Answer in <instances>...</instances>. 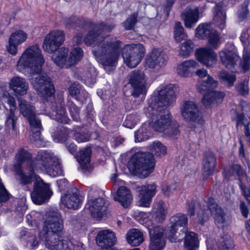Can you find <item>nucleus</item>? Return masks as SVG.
Masks as SVG:
<instances>
[{"label": "nucleus", "mask_w": 250, "mask_h": 250, "mask_svg": "<svg viewBox=\"0 0 250 250\" xmlns=\"http://www.w3.org/2000/svg\"><path fill=\"white\" fill-rule=\"evenodd\" d=\"M213 21L215 24L220 29L223 30L226 26V14L223 8L216 6L213 9Z\"/></svg>", "instance_id": "39"}, {"label": "nucleus", "mask_w": 250, "mask_h": 250, "mask_svg": "<svg viewBox=\"0 0 250 250\" xmlns=\"http://www.w3.org/2000/svg\"><path fill=\"white\" fill-rule=\"evenodd\" d=\"M83 55V49L80 47L74 48L70 52L67 60V65L69 66L76 64L82 58Z\"/></svg>", "instance_id": "44"}, {"label": "nucleus", "mask_w": 250, "mask_h": 250, "mask_svg": "<svg viewBox=\"0 0 250 250\" xmlns=\"http://www.w3.org/2000/svg\"><path fill=\"white\" fill-rule=\"evenodd\" d=\"M18 101L20 113L26 120L36 114L35 107L31 103L22 98H19Z\"/></svg>", "instance_id": "37"}, {"label": "nucleus", "mask_w": 250, "mask_h": 250, "mask_svg": "<svg viewBox=\"0 0 250 250\" xmlns=\"http://www.w3.org/2000/svg\"><path fill=\"white\" fill-rule=\"evenodd\" d=\"M217 164L215 154L210 150L204 152L202 160L203 178L206 180L213 175Z\"/></svg>", "instance_id": "18"}, {"label": "nucleus", "mask_w": 250, "mask_h": 250, "mask_svg": "<svg viewBox=\"0 0 250 250\" xmlns=\"http://www.w3.org/2000/svg\"><path fill=\"white\" fill-rule=\"evenodd\" d=\"M126 239L128 244L135 247L140 245L144 240L143 233L137 229L129 230L126 234Z\"/></svg>", "instance_id": "35"}, {"label": "nucleus", "mask_w": 250, "mask_h": 250, "mask_svg": "<svg viewBox=\"0 0 250 250\" xmlns=\"http://www.w3.org/2000/svg\"><path fill=\"white\" fill-rule=\"evenodd\" d=\"M137 122L135 115L133 114H130L126 116L124 123V125L127 128H132L134 127Z\"/></svg>", "instance_id": "61"}, {"label": "nucleus", "mask_w": 250, "mask_h": 250, "mask_svg": "<svg viewBox=\"0 0 250 250\" xmlns=\"http://www.w3.org/2000/svg\"><path fill=\"white\" fill-rule=\"evenodd\" d=\"M208 39L209 45L213 49H217L220 44V38L216 30Z\"/></svg>", "instance_id": "55"}, {"label": "nucleus", "mask_w": 250, "mask_h": 250, "mask_svg": "<svg viewBox=\"0 0 250 250\" xmlns=\"http://www.w3.org/2000/svg\"><path fill=\"white\" fill-rule=\"evenodd\" d=\"M65 40V34L63 31L54 30L47 34L44 39L42 47L48 53H53L58 49Z\"/></svg>", "instance_id": "10"}, {"label": "nucleus", "mask_w": 250, "mask_h": 250, "mask_svg": "<svg viewBox=\"0 0 250 250\" xmlns=\"http://www.w3.org/2000/svg\"><path fill=\"white\" fill-rule=\"evenodd\" d=\"M91 155V149L90 147H86L80 151L77 159L82 169L88 170L90 166Z\"/></svg>", "instance_id": "36"}, {"label": "nucleus", "mask_w": 250, "mask_h": 250, "mask_svg": "<svg viewBox=\"0 0 250 250\" xmlns=\"http://www.w3.org/2000/svg\"><path fill=\"white\" fill-rule=\"evenodd\" d=\"M240 40L245 47L250 46V29L247 28L242 32Z\"/></svg>", "instance_id": "57"}, {"label": "nucleus", "mask_w": 250, "mask_h": 250, "mask_svg": "<svg viewBox=\"0 0 250 250\" xmlns=\"http://www.w3.org/2000/svg\"><path fill=\"white\" fill-rule=\"evenodd\" d=\"M236 120L237 128L239 125L241 126L243 125L244 126H246V125H248L250 123L247 117L245 116L244 113H237Z\"/></svg>", "instance_id": "58"}, {"label": "nucleus", "mask_w": 250, "mask_h": 250, "mask_svg": "<svg viewBox=\"0 0 250 250\" xmlns=\"http://www.w3.org/2000/svg\"><path fill=\"white\" fill-rule=\"evenodd\" d=\"M9 84L17 96L25 95L28 88V84L25 79L18 76L13 77Z\"/></svg>", "instance_id": "29"}, {"label": "nucleus", "mask_w": 250, "mask_h": 250, "mask_svg": "<svg viewBox=\"0 0 250 250\" xmlns=\"http://www.w3.org/2000/svg\"><path fill=\"white\" fill-rule=\"evenodd\" d=\"M179 125L176 123L170 125L166 130L165 134L171 139H176L180 134Z\"/></svg>", "instance_id": "50"}, {"label": "nucleus", "mask_w": 250, "mask_h": 250, "mask_svg": "<svg viewBox=\"0 0 250 250\" xmlns=\"http://www.w3.org/2000/svg\"><path fill=\"white\" fill-rule=\"evenodd\" d=\"M219 57L222 63L228 69L233 72H237L235 67L237 62L240 61V58L235 52L225 50L219 53Z\"/></svg>", "instance_id": "21"}, {"label": "nucleus", "mask_w": 250, "mask_h": 250, "mask_svg": "<svg viewBox=\"0 0 250 250\" xmlns=\"http://www.w3.org/2000/svg\"><path fill=\"white\" fill-rule=\"evenodd\" d=\"M218 82L209 75L204 79L198 81V90L200 93L210 91L205 94L202 100V102L206 108H209L222 103L225 97V93L218 91H211L216 88Z\"/></svg>", "instance_id": "6"}, {"label": "nucleus", "mask_w": 250, "mask_h": 250, "mask_svg": "<svg viewBox=\"0 0 250 250\" xmlns=\"http://www.w3.org/2000/svg\"><path fill=\"white\" fill-rule=\"evenodd\" d=\"M30 127L33 132L32 138L35 141L41 140V132L43 130L41 120L39 116L35 114L34 115L27 119Z\"/></svg>", "instance_id": "31"}, {"label": "nucleus", "mask_w": 250, "mask_h": 250, "mask_svg": "<svg viewBox=\"0 0 250 250\" xmlns=\"http://www.w3.org/2000/svg\"><path fill=\"white\" fill-rule=\"evenodd\" d=\"M127 79L128 83L132 88L131 95L134 97L142 95L141 102L143 101L147 92V76L143 71L134 70L128 74Z\"/></svg>", "instance_id": "8"}, {"label": "nucleus", "mask_w": 250, "mask_h": 250, "mask_svg": "<svg viewBox=\"0 0 250 250\" xmlns=\"http://www.w3.org/2000/svg\"><path fill=\"white\" fill-rule=\"evenodd\" d=\"M196 202L194 200L188 201L187 204V211L189 217L195 215V207L196 206Z\"/></svg>", "instance_id": "63"}, {"label": "nucleus", "mask_w": 250, "mask_h": 250, "mask_svg": "<svg viewBox=\"0 0 250 250\" xmlns=\"http://www.w3.org/2000/svg\"><path fill=\"white\" fill-rule=\"evenodd\" d=\"M109 39V37H105L92 51L93 54L104 66H115L121 51L124 62L128 67L134 68L141 62L145 53V49L142 44H127L122 48L123 44L121 41Z\"/></svg>", "instance_id": "2"}, {"label": "nucleus", "mask_w": 250, "mask_h": 250, "mask_svg": "<svg viewBox=\"0 0 250 250\" xmlns=\"http://www.w3.org/2000/svg\"><path fill=\"white\" fill-rule=\"evenodd\" d=\"M74 137L78 143H83L88 141L90 136L87 133H81L75 132L74 133Z\"/></svg>", "instance_id": "62"}, {"label": "nucleus", "mask_w": 250, "mask_h": 250, "mask_svg": "<svg viewBox=\"0 0 250 250\" xmlns=\"http://www.w3.org/2000/svg\"><path fill=\"white\" fill-rule=\"evenodd\" d=\"M234 245L229 236L224 235L218 241L219 250H234Z\"/></svg>", "instance_id": "46"}, {"label": "nucleus", "mask_w": 250, "mask_h": 250, "mask_svg": "<svg viewBox=\"0 0 250 250\" xmlns=\"http://www.w3.org/2000/svg\"><path fill=\"white\" fill-rule=\"evenodd\" d=\"M17 179L20 184L25 186L34 183L33 190L30 193L33 202L36 205H41L47 202L52 195L49 185L45 183L41 178L36 174L34 168L31 166L27 174L25 173L20 166H14Z\"/></svg>", "instance_id": "4"}, {"label": "nucleus", "mask_w": 250, "mask_h": 250, "mask_svg": "<svg viewBox=\"0 0 250 250\" xmlns=\"http://www.w3.org/2000/svg\"><path fill=\"white\" fill-rule=\"evenodd\" d=\"M96 240L99 247L107 249L114 245L116 237L113 232L109 229H104L98 232Z\"/></svg>", "instance_id": "28"}, {"label": "nucleus", "mask_w": 250, "mask_h": 250, "mask_svg": "<svg viewBox=\"0 0 250 250\" xmlns=\"http://www.w3.org/2000/svg\"><path fill=\"white\" fill-rule=\"evenodd\" d=\"M181 113L186 122H193L200 125L204 122L197 105L192 101H184L181 107Z\"/></svg>", "instance_id": "13"}, {"label": "nucleus", "mask_w": 250, "mask_h": 250, "mask_svg": "<svg viewBox=\"0 0 250 250\" xmlns=\"http://www.w3.org/2000/svg\"><path fill=\"white\" fill-rule=\"evenodd\" d=\"M138 13H134L128 16L126 20L122 23V25L126 30L134 29L137 21Z\"/></svg>", "instance_id": "48"}, {"label": "nucleus", "mask_w": 250, "mask_h": 250, "mask_svg": "<svg viewBox=\"0 0 250 250\" xmlns=\"http://www.w3.org/2000/svg\"><path fill=\"white\" fill-rule=\"evenodd\" d=\"M62 202L70 209H78L82 204L83 196L77 188H75L71 192H68L61 197Z\"/></svg>", "instance_id": "20"}, {"label": "nucleus", "mask_w": 250, "mask_h": 250, "mask_svg": "<svg viewBox=\"0 0 250 250\" xmlns=\"http://www.w3.org/2000/svg\"><path fill=\"white\" fill-rule=\"evenodd\" d=\"M188 218L186 214L178 213L169 219L167 238L171 242L177 243L184 239V233L188 231Z\"/></svg>", "instance_id": "7"}, {"label": "nucleus", "mask_w": 250, "mask_h": 250, "mask_svg": "<svg viewBox=\"0 0 250 250\" xmlns=\"http://www.w3.org/2000/svg\"><path fill=\"white\" fill-rule=\"evenodd\" d=\"M31 158L30 153L25 149L21 148L16 155V159L18 164L15 166H20L21 167L22 163L27 162L29 164V167H31V161H33V160H31Z\"/></svg>", "instance_id": "43"}, {"label": "nucleus", "mask_w": 250, "mask_h": 250, "mask_svg": "<svg viewBox=\"0 0 250 250\" xmlns=\"http://www.w3.org/2000/svg\"><path fill=\"white\" fill-rule=\"evenodd\" d=\"M208 210L213 216L215 223L218 227H223L226 221L227 215L223 209L217 204L215 199L209 197L207 201Z\"/></svg>", "instance_id": "19"}, {"label": "nucleus", "mask_w": 250, "mask_h": 250, "mask_svg": "<svg viewBox=\"0 0 250 250\" xmlns=\"http://www.w3.org/2000/svg\"><path fill=\"white\" fill-rule=\"evenodd\" d=\"M68 106L72 118L74 121H78L79 119V108L73 102H69Z\"/></svg>", "instance_id": "54"}, {"label": "nucleus", "mask_w": 250, "mask_h": 250, "mask_svg": "<svg viewBox=\"0 0 250 250\" xmlns=\"http://www.w3.org/2000/svg\"><path fill=\"white\" fill-rule=\"evenodd\" d=\"M166 213L164 208L162 205L159 204L157 208L154 210L153 218L158 223H162L165 219Z\"/></svg>", "instance_id": "49"}, {"label": "nucleus", "mask_w": 250, "mask_h": 250, "mask_svg": "<svg viewBox=\"0 0 250 250\" xmlns=\"http://www.w3.org/2000/svg\"><path fill=\"white\" fill-rule=\"evenodd\" d=\"M167 55L157 49H153L147 56L146 64L150 68L161 67L166 65Z\"/></svg>", "instance_id": "25"}, {"label": "nucleus", "mask_w": 250, "mask_h": 250, "mask_svg": "<svg viewBox=\"0 0 250 250\" xmlns=\"http://www.w3.org/2000/svg\"><path fill=\"white\" fill-rule=\"evenodd\" d=\"M63 229V221L60 214L54 213L49 216L44 223L42 236L43 238L59 234Z\"/></svg>", "instance_id": "12"}, {"label": "nucleus", "mask_w": 250, "mask_h": 250, "mask_svg": "<svg viewBox=\"0 0 250 250\" xmlns=\"http://www.w3.org/2000/svg\"><path fill=\"white\" fill-rule=\"evenodd\" d=\"M182 19L187 28H191L194 27L199 19V11L197 7L188 6L181 14Z\"/></svg>", "instance_id": "27"}, {"label": "nucleus", "mask_w": 250, "mask_h": 250, "mask_svg": "<svg viewBox=\"0 0 250 250\" xmlns=\"http://www.w3.org/2000/svg\"><path fill=\"white\" fill-rule=\"evenodd\" d=\"M197 60L207 67L212 66L216 62V54L211 49L207 48H201L195 52Z\"/></svg>", "instance_id": "23"}, {"label": "nucleus", "mask_w": 250, "mask_h": 250, "mask_svg": "<svg viewBox=\"0 0 250 250\" xmlns=\"http://www.w3.org/2000/svg\"><path fill=\"white\" fill-rule=\"evenodd\" d=\"M197 217L199 223L200 224L203 225L209 218L208 210L205 209H201V210L197 213Z\"/></svg>", "instance_id": "59"}, {"label": "nucleus", "mask_w": 250, "mask_h": 250, "mask_svg": "<svg viewBox=\"0 0 250 250\" xmlns=\"http://www.w3.org/2000/svg\"><path fill=\"white\" fill-rule=\"evenodd\" d=\"M82 88L79 83H74L69 86L68 91L72 96L77 99L81 97Z\"/></svg>", "instance_id": "53"}, {"label": "nucleus", "mask_w": 250, "mask_h": 250, "mask_svg": "<svg viewBox=\"0 0 250 250\" xmlns=\"http://www.w3.org/2000/svg\"><path fill=\"white\" fill-rule=\"evenodd\" d=\"M114 27L115 25L113 23L109 24L104 22H103L100 24H95L93 22V25L91 27L92 28L91 30L88 32L84 38V41L85 44L88 45H91L95 44L93 48L94 49L95 46L105 38V37L102 39V40L99 41L102 38L101 34L103 30L110 31ZM107 37L110 38L109 40L113 39V38H110V36H106V37ZM113 39H115L113 38Z\"/></svg>", "instance_id": "11"}, {"label": "nucleus", "mask_w": 250, "mask_h": 250, "mask_svg": "<svg viewBox=\"0 0 250 250\" xmlns=\"http://www.w3.org/2000/svg\"><path fill=\"white\" fill-rule=\"evenodd\" d=\"M137 190L139 192L138 205L146 208L149 207L152 198L156 194V185L150 184L138 187Z\"/></svg>", "instance_id": "17"}, {"label": "nucleus", "mask_w": 250, "mask_h": 250, "mask_svg": "<svg viewBox=\"0 0 250 250\" xmlns=\"http://www.w3.org/2000/svg\"><path fill=\"white\" fill-rule=\"evenodd\" d=\"M184 247L186 250H197L199 242L198 235L192 231L187 232L184 235Z\"/></svg>", "instance_id": "34"}, {"label": "nucleus", "mask_w": 250, "mask_h": 250, "mask_svg": "<svg viewBox=\"0 0 250 250\" xmlns=\"http://www.w3.org/2000/svg\"><path fill=\"white\" fill-rule=\"evenodd\" d=\"M148 138L147 132L144 130L143 128H140L135 133V140L136 142H140L146 140Z\"/></svg>", "instance_id": "60"}, {"label": "nucleus", "mask_w": 250, "mask_h": 250, "mask_svg": "<svg viewBox=\"0 0 250 250\" xmlns=\"http://www.w3.org/2000/svg\"><path fill=\"white\" fill-rule=\"evenodd\" d=\"M223 173L225 176L228 178L234 176L240 177L244 175V171L240 165L233 164L229 168L225 167Z\"/></svg>", "instance_id": "42"}, {"label": "nucleus", "mask_w": 250, "mask_h": 250, "mask_svg": "<svg viewBox=\"0 0 250 250\" xmlns=\"http://www.w3.org/2000/svg\"><path fill=\"white\" fill-rule=\"evenodd\" d=\"M218 77L221 82L229 87L232 86L236 80V77L234 74L229 73L225 71H220Z\"/></svg>", "instance_id": "45"}, {"label": "nucleus", "mask_w": 250, "mask_h": 250, "mask_svg": "<svg viewBox=\"0 0 250 250\" xmlns=\"http://www.w3.org/2000/svg\"><path fill=\"white\" fill-rule=\"evenodd\" d=\"M148 229L150 239L149 250H162L165 245L163 228L159 226H152L148 228Z\"/></svg>", "instance_id": "16"}, {"label": "nucleus", "mask_w": 250, "mask_h": 250, "mask_svg": "<svg viewBox=\"0 0 250 250\" xmlns=\"http://www.w3.org/2000/svg\"><path fill=\"white\" fill-rule=\"evenodd\" d=\"M151 152L135 153L128 162V168L141 178L147 177L152 172L155 166L154 156L161 157L167 153V147L160 142L150 146Z\"/></svg>", "instance_id": "3"}, {"label": "nucleus", "mask_w": 250, "mask_h": 250, "mask_svg": "<svg viewBox=\"0 0 250 250\" xmlns=\"http://www.w3.org/2000/svg\"><path fill=\"white\" fill-rule=\"evenodd\" d=\"M150 126L156 131L163 132L171 124L172 116L168 110L164 107H153Z\"/></svg>", "instance_id": "9"}, {"label": "nucleus", "mask_w": 250, "mask_h": 250, "mask_svg": "<svg viewBox=\"0 0 250 250\" xmlns=\"http://www.w3.org/2000/svg\"><path fill=\"white\" fill-rule=\"evenodd\" d=\"M66 25L76 28L79 27L81 28H91L93 25V22L89 19H84L83 18H79L76 16H72L67 18L65 20Z\"/></svg>", "instance_id": "33"}, {"label": "nucleus", "mask_w": 250, "mask_h": 250, "mask_svg": "<svg viewBox=\"0 0 250 250\" xmlns=\"http://www.w3.org/2000/svg\"><path fill=\"white\" fill-rule=\"evenodd\" d=\"M27 38L26 33L22 30L16 31L12 33L9 38L7 51L11 55H15L17 53L18 46L24 42Z\"/></svg>", "instance_id": "24"}, {"label": "nucleus", "mask_w": 250, "mask_h": 250, "mask_svg": "<svg viewBox=\"0 0 250 250\" xmlns=\"http://www.w3.org/2000/svg\"><path fill=\"white\" fill-rule=\"evenodd\" d=\"M18 237L26 243V246L30 249H35L39 245V240L36 236L27 229H22L19 232Z\"/></svg>", "instance_id": "32"}, {"label": "nucleus", "mask_w": 250, "mask_h": 250, "mask_svg": "<svg viewBox=\"0 0 250 250\" xmlns=\"http://www.w3.org/2000/svg\"><path fill=\"white\" fill-rule=\"evenodd\" d=\"M199 66V64L194 60L186 61L178 66L177 72L178 75L188 77L191 69L196 68Z\"/></svg>", "instance_id": "41"}, {"label": "nucleus", "mask_w": 250, "mask_h": 250, "mask_svg": "<svg viewBox=\"0 0 250 250\" xmlns=\"http://www.w3.org/2000/svg\"><path fill=\"white\" fill-rule=\"evenodd\" d=\"M44 239L45 246L50 250H66L71 244L70 240L62 238L59 234H55Z\"/></svg>", "instance_id": "22"}, {"label": "nucleus", "mask_w": 250, "mask_h": 250, "mask_svg": "<svg viewBox=\"0 0 250 250\" xmlns=\"http://www.w3.org/2000/svg\"><path fill=\"white\" fill-rule=\"evenodd\" d=\"M242 69L246 72L250 69V53L246 52L243 54V61L240 63Z\"/></svg>", "instance_id": "56"}, {"label": "nucleus", "mask_w": 250, "mask_h": 250, "mask_svg": "<svg viewBox=\"0 0 250 250\" xmlns=\"http://www.w3.org/2000/svg\"><path fill=\"white\" fill-rule=\"evenodd\" d=\"M186 36L184 33V28L179 21L175 22L174 28V38L177 42H181L185 39Z\"/></svg>", "instance_id": "51"}, {"label": "nucleus", "mask_w": 250, "mask_h": 250, "mask_svg": "<svg viewBox=\"0 0 250 250\" xmlns=\"http://www.w3.org/2000/svg\"><path fill=\"white\" fill-rule=\"evenodd\" d=\"M4 96L6 98V102L10 106L9 112L7 114L5 121V125L9 129V131L11 130L12 137H14L17 134L16 125L18 117L15 114V112L17 109L16 101L15 98L10 95L8 92L4 93Z\"/></svg>", "instance_id": "14"}, {"label": "nucleus", "mask_w": 250, "mask_h": 250, "mask_svg": "<svg viewBox=\"0 0 250 250\" xmlns=\"http://www.w3.org/2000/svg\"><path fill=\"white\" fill-rule=\"evenodd\" d=\"M194 44L190 40H188L183 42L181 46L180 54L184 57L188 56L193 52Z\"/></svg>", "instance_id": "47"}, {"label": "nucleus", "mask_w": 250, "mask_h": 250, "mask_svg": "<svg viewBox=\"0 0 250 250\" xmlns=\"http://www.w3.org/2000/svg\"><path fill=\"white\" fill-rule=\"evenodd\" d=\"M235 90L241 96L247 95L249 91L248 81L244 80L239 83L235 86Z\"/></svg>", "instance_id": "52"}, {"label": "nucleus", "mask_w": 250, "mask_h": 250, "mask_svg": "<svg viewBox=\"0 0 250 250\" xmlns=\"http://www.w3.org/2000/svg\"><path fill=\"white\" fill-rule=\"evenodd\" d=\"M31 166L35 169H40L52 177L61 175L62 170L56 157L51 152L41 150L38 152Z\"/></svg>", "instance_id": "5"}, {"label": "nucleus", "mask_w": 250, "mask_h": 250, "mask_svg": "<svg viewBox=\"0 0 250 250\" xmlns=\"http://www.w3.org/2000/svg\"><path fill=\"white\" fill-rule=\"evenodd\" d=\"M115 201H118L125 208H128L133 200L130 190L126 187H120L114 196Z\"/></svg>", "instance_id": "30"}, {"label": "nucleus", "mask_w": 250, "mask_h": 250, "mask_svg": "<svg viewBox=\"0 0 250 250\" xmlns=\"http://www.w3.org/2000/svg\"><path fill=\"white\" fill-rule=\"evenodd\" d=\"M215 31L216 30L211 26L210 24L203 23L200 24L196 28V36L200 39H206L213 35Z\"/></svg>", "instance_id": "38"}, {"label": "nucleus", "mask_w": 250, "mask_h": 250, "mask_svg": "<svg viewBox=\"0 0 250 250\" xmlns=\"http://www.w3.org/2000/svg\"><path fill=\"white\" fill-rule=\"evenodd\" d=\"M176 96L172 84L164 86L159 91L158 95L155 97L157 107H163L167 109V106L175 101Z\"/></svg>", "instance_id": "15"}, {"label": "nucleus", "mask_w": 250, "mask_h": 250, "mask_svg": "<svg viewBox=\"0 0 250 250\" xmlns=\"http://www.w3.org/2000/svg\"><path fill=\"white\" fill-rule=\"evenodd\" d=\"M88 209L91 216L93 218H101L105 214L107 207L105 205L104 200L103 198L89 199Z\"/></svg>", "instance_id": "26"}, {"label": "nucleus", "mask_w": 250, "mask_h": 250, "mask_svg": "<svg viewBox=\"0 0 250 250\" xmlns=\"http://www.w3.org/2000/svg\"><path fill=\"white\" fill-rule=\"evenodd\" d=\"M44 59L39 45H35L27 48L17 62V69L23 72L27 69L31 74V83L35 90L43 98V100L52 104L51 118L59 123L68 124L69 119L66 115L63 100L59 98L55 99V87L52 80L46 73H42Z\"/></svg>", "instance_id": "1"}, {"label": "nucleus", "mask_w": 250, "mask_h": 250, "mask_svg": "<svg viewBox=\"0 0 250 250\" xmlns=\"http://www.w3.org/2000/svg\"><path fill=\"white\" fill-rule=\"evenodd\" d=\"M68 52V49L64 47L58 49L52 56L54 62L58 66L62 67L66 62Z\"/></svg>", "instance_id": "40"}, {"label": "nucleus", "mask_w": 250, "mask_h": 250, "mask_svg": "<svg viewBox=\"0 0 250 250\" xmlns=\"http://www.w3.org/2000/svg\"><path fill=\"white\" fill-rule=\"evenodd\" d=\"M52 136L54 141L56 142H62L64 141L66 139L65 135L62 132V130H56L52 134Z\"/></svg>", "instance_id": "64"}]
</instances>
